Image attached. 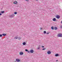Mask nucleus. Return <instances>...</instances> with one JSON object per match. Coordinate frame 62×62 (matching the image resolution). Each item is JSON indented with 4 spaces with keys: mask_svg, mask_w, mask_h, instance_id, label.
<instances>
[{
    "mask_svg": "<svg viewBox=\"0 0 62 62\" xmlns=\"http://www.w3.org/2000/svg\"><path fill=\"white\" fill-rule=\"evenodd\" d=\"M25 1H27V2H28V0H25Z\"/></svg>",
    "mask_w": 62,
    "mask_h": 62,
    "instance_id": "nucleus-26",
    "label": "nucleus"
},
{
    "mask_svg": "<svg viewBox=\"0 0 62 62\" xmlns=\"http://www.w3.org/2000/svg\"><path fill=\"white\" fill-rule=\"evenodd\" d=\"M1 15H2V14L0 13V16H1Z\"/></svg>",
    "mask_w": 62,
    "mask_h": 62,
    "instance_id": "nucleus-29",
    "label": "nucleus"
},
{
    "mask_svg": "<svg viewBox=\"0 0 62 62\" xmlns=\"http://www.w3.org/2000/svg\"><path fill=\"white\" fill-rule=\"evenodd\" d=\"M18 39H19V40H20V39H21V37H18Z\"/></svg>",
    "mask_w": 62,
    "mask_h": 62,
    "instance_id": "nucleus-17",
    "label": "nucleus"
},
{
    "mask_svg": "<svg viewBox=\"0 0 62 62\" xmlns=\"http://www.w3.org/2000/svg\"><path fill=\"white\" fill-rule=\"evenodd\" d=\"M18 39V37H16L14 38L15 39Z\"/></svg>",
    "mask_w": 62,
    "mask_h": 62,
    "instance_id": "nucleus-15",
    "label": "nucleus"
},
{
    "mask_svg": "<svg viewBox=\"0 0 62 62\" xmlns=\"http://www.w3.org/2000/svg\"><path fill=\"white\" fill-rule=\"evenodd\" d=\"M42 48H44V46H42Z\"/></svg>",
    "mask_w": 62,
    "mask_h": 62,
    "instance_id": "nucleus-30",
    "label": "nucleus"
},
{
    "mask_svg": "<svg viewBox=\"0 0 62 62\" xmlns=\"http://www.w3.org/2000/svg\"><path fill=\"white\" fill-rule=\"evenodd\" d=\"M56 17L57 19H59L60 18V16L58 15H57L56 16Z\"/></svg>",
    "mask_w": 62,
    "mask_h": 62,
    "instance_id": "nucleus-7",
    "label": "nucleus"
},
{
    "mask_svg": "<svg viewBox=\"0 0 62 62\" xmlns=\"http://www.w3.org/2000/svg\"><path fill=\"white\" fill-rule=\"evenodd\" d=\"M16 62H20V60L19 59H16Z\"/></svg>",
    "mask_w": 62,
    "mask_h": 62,
    "instance_id": "nucleus-4",
    "label": "nucleus"
},
{
    "mask_svg": "<svg viewBox=\"0 0 62 62\" xmlns=\"http://www.w3.org/2000/svg\"><path fill=\"white\" fill-rule=\"evenodd\" d=\"M2 37V35L0 34V37Z\"/></svg>",
    "mask_w": 62,
    "mask_h": 62,
    "instance_id": "nucleus-22",
    "label": "nucleus"
},
{
    "mask_svg": "<svg viewBox=\"0 0 62 62\" xmlns=\"http://www.w3.org/2000/svg\"><path fill=\"white\" fill-rule=\"evenodd\" d=\"M30 53H34V50H30Z\"/></svg>",
    "mask_w": 62,
    "mask_h": 62,
    "instance_id": "nucleus-3",
    "label": "nucleus"
},
{
    "mask_svg": "<svg viewBox=\"0 0 62 62\" xmlns=\"http://www.w3.org/2000/svg\"><path fill=\"white\" fill-rule=\"evenodd\" d=\"M2 35H3V36H6V34H5V33H3L2 34Z\"/></svg>",
    "mask_w": 62,
    "mask_h": 62,
    "instance_id": "nucleus-12",
    "label": "nucleus"
},
{
    "mask_svg": "<svg viewBox=\"0 0 62 62\" xmlns=\"http://www.w3.org/2000/svg\"><path fill=\"white\" fill-rule=\"evenodd\" d=\"M17 1H14L13 2V4H17Z\"/></svg>",
    "mask_w": 62,
    "mask_h": 62,
    "instance_id": "nucleus-8",
    "label": "nucleus"
},
{
    "mask_svg": "<svg viewBox=\"0 0 62 62\" xmlns=\"http://www.w3.org/2000/svg\"><path fill=\"white\" fill-rule=\"evenodd\" d=\"M61 28H62V26H60Z\"/></svg>",
    "mask_w": 62,
    "mask_h": 62,
    "instance_id": "nucleus-28",
    "label": "nucleus"
},
{
    "mask_svg": "<svg viewBox=\"0 0 62 62\" xmlns=\"http://www.w3.org/2000/svg\"><path fill=\"white\" fill-rule=\"evenodd\" d=\"M38 1V0H36L37 1Z\"/></svg>",
    "mask_w": 62,
    "mask_h": 62,
    "instance_id": "nucleus-32",
    "label": "nucleus"
},
{
    "mask_svg": "<svg viewBox=\"0 0 62 62\" xmlns=\"http://www.w3.org/2000/svg\"><path fill=\"white\" fill-rule=\"evenodd\" d=\"M39 47H38L37 49L38 50H39Z\"/></svg>",
    "mask_w": 62,
    "mask_h": 62,
    "instance_id": "nucleus-27",
    "label": "nucleus"
},
{
    "mask_svg": "<svg viewBox=\"0 0 62 62\" xmlns=\"http://www.w3.org/2000/svg\"><path fill=\"white\" fill-rule=\"evenodd\" d=\"M54 29L55 30H57V27H54Z\"/></svg>",
    "mask_w": 62,
    "mask_h": 62,
    "instance_id": "nucleus-11",
    "label": "nucleus"
},
{
    "mask_svg": "<svg viewBox=\"0 0 62 62\" xmlns=\"http://www.w3.org/2000/svg\"><path fill=\"white\" fill-rule=\"evenodd\" d=\"M5 12L4 11H2L1 12V13H4Z\"/></svg>",
    "mask_w": 62,
    "mask_h": 62,
    "instance_id": "nucleus-14",
    "label": "nucleus"
},
{
    "mask_svg": "<svg viewBox=\"0 0 62 62\" xmlns=\"http://www.w3.org/2000/svg\"><path fill=\"white\" fill-rule=\"evenodd\" d=\"M23 52H21L20 53V55H23Z\"/></svg>",
    "mask_w": 62,
    "mask_h": 62,
    "instance_id": "nucleus-6",
    "label": "nucleus"
},
{
    "mask_svg": "<svg viewBox=\"0 0 62 62\" xmlns=\"http://www.w3.org/2000/svg\"><path fill=\"white\" fill-rule=\"evenodd\" d=\"M42 50H46V48H43L42 49Z\"/></svg>",
    "mask_w": 62,
    "mask_h": 62,
    "instance_id": "nucleus-20",
    "label": "nucleus"
},
{
    "mask_svg": "<svg viewBox=\"0 0 62 62\" xmlns=\"http://www.w3.org/2000/svg\"><path fill=\"white\" fill-rule=\"evenodd\" d=\"M49 32H47L46 33V34H47V35H48L49 34Z\"/></svg>",
    "mask_w": 62,
    "mask_h": 62,
    "instance_id": "nucleus-24",
    "label": "nucleus"
},
{
    "mask_svg": "<svg viewBox=\"0 0 62 62\" xmlns=\"http://www.w3.org/2000/svg\"><path fill=\"white\" fill-rule=\"evenodd\" d=\"M61 23L62 24V21H61Z\"/></svg>",
    "mask_w": 62,
    "mask_h": 62,
    "instance_id": "nucleus-31",
    "label": "nucleus"
},
{
    "mask_svg": "<svg viewBox=\"0 0 62 62\" xmlns=\"http://www.w3.org/2000/svg\"><path fill=\"white\" fill-rule=\"evenodd\" d=\"M58 61V60H57L56 61Z\"/></svg>",
    "mask_w": 62,
    "mask_h": 62,
    "instance_id": "nucleus-33",
    "label": "nucleus"
},
{
    "mask_svg": "<svg viewBox=\"0 0 62 62\" xmlns=\"http://www.w3.org/2000/svg\"><path fill=\"white\" fill-rule=\"evenodd\" d=\"M44 34H46V31H44Z\"/></svg>",
    "mask_w": 62,
    "mask_h": 62,
    "instance_id": "nucleus-18",
    "label": "nucleus"
},
{
    "mask_svg": "<svg viewBox=\"0 0 62 62\" xmlns=\"http://www.w3.org/2000/svg\"><path fill=\"white\" fill-rule=\"evenodd\" d=\"M51 29H52V30H54V27H51Z\"/></svg>",
    "mask_w": 62,
    "mask_h": 62,
    "instance_id": "nucleus-16",
    "label": "nucleus"
},
{
    "mask_svg": "<svg viewBox=\"0 0 62 62\" xmlns=\"http://www.w3.org/2000/svg\"><path fill=\"white\" fill-rule=\"evenodd\" d=\"M27 52H28V53H29V52H30V51H27Z\"/></svg>",
    "mask_w": 62,
    "mask_h": 62,
    "instance_id": "nucleus-25",
    "label": "nucleus"
},
{
    "mask_svg": "<svg viewBox=\"0 0 62 62\" xmlns=\"http://www.w3.org/2000/svg\"><path fill=\"white\" fill-rule=\"evenodd\" d=\"M25 51H26V52H27L28 51V50L27 49H25Z\"/></svg>",
    "mask_w": 62,
    "mask_h": 62,
    "instance_id": "nucleus-23",
    "label": "nucleus"
},
{
    "mask_svg": "<svg viewBox=\"0 0 62 62\" xmlns=\"http://www.w3.org/2000/svg\"><path fill=\"white\" fill-rule=\"evenodd\" d=\"M53 21H56V19L55 18H54L53 19Z\"/></svg>",
    "mask_w": 62,
    "mask_h": 62,
    "instance_id": "nucleus-10",
    "label": "nucleus"
},
{
    "mask_svg": "<svg viewBox=\"0 0 62 62\" xmlns=\"http://www.w3.org/2000/svg\"><path fill=\"white\" fill-rule=\"evenodd\" d=\"M59 54H57L55 55V56L56 57L57 56H59Z\"/></svg>",
    "mask_w": 62,
    "mask_h": 62,
    "instance_id": "nucleus-9",
    "label": "nucleus"
},
{
    "mask_svg": "<svg viewBox=\"0 0 62 62\" xmlns=\"http://www.w3.org/2000/svg\"><path fill=\"white\" fill-rule=\"evenodd\" d=\"M17 12H15L14 13L15 14H17Z\"/></svg>",
    "mask_w": 62,
    "mask_h": 62,
    "instance_id": "nucleus-19",
    "label": "nucleus"
},
{
    "mask_svg": "<svg viewBox=\"0 0 62 62\" xmlns=\"http://www.w3.org/2000/svg\"><path fill=\"white\" fill-rule=\"evenodd\" d=\"M14 16H15L14 14H13L12 15L10 16V17L11 18H12L13 17H14Z\"/></svg>",
    "mask_w": 62,
    "mask_h": 62,
    "instance_id": "nucleus-2",
    "label": "nucleus"
},
{
    "mask_svg": "<svg viewBox=\"0 0 62 62\" xmlns=\"http://www.w3.org/2000/svg\"><path fill=\"white\" fill-rule=\"evenodd\" d=\"M58 37H62V34H59L58 35Z\"/></svg>",
    "mask_w": 62,
    "mask_h": 62,
    "instance_id": "nucleus-1",
    "label": "nucleus"
},
{
    "mask_svg": "<svg viewBox=\"0 0 62 62\" xmlns=\"http://www.w3.org/2000/svg\"><path fill=\"white\" fill-rule=\"evenodd\" d=\"M51 53V51H48L47 52V54H50Z\"/></svg>",
    "mask_w": 62,
    "mask_h": 62,
    "instance_id": "nucleus-5",
    "label": "nucleus"
},
{
    "mask_svg": "<svg viewBox=\"0 0 62 62\" xmlns=\"http://www.w3.org/2000/svg\"><path fill=\"white\" fill-rule=\"evenodd\" d=\"M26 44V43L25 42H24L23 43V45H25Z\"/></svg>",
    "mask_w": 62,
    "mask_h": 62,
    "instance_id": "nucleus-13",
    "label": "nucleus"
},
{
    "mask_svg": "<svg viewBox=\"0 0 62 62\" xmlns=\"http://www.w3.org/2000/svg\"><path fill=\"white\" fill-rule=\"evenodd\" d=\"M40 30H41L42 29H43V28L41 27L40 28Z\"/></svg>",
    "mask_w": 62,
    "mask_h": 62,
    "instance_id": "nucleus-21",
    "label": "nucleus"
}]
</instances>
